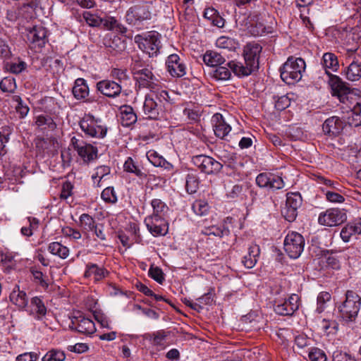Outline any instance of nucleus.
<instances>
[{
  "label": "nucleus",
  "instance_id": "f257e3e1",
  "mask_svg": "<svg viewBox=\"0 0 361 361\" xmlns=\"http://www.w3.org/2000/svg\"><path fill=\"white\" fill-rule=\"evenodd\" d=\"M169 95L167 91L161 90H152L145 98L143 111L150 119H157L169 104Z\"/></svg>",
  "mask_w": 361,
  "mask_h": 361
},
{
  "label": "nucleus",
  "instance_id": "f03ea898",
  "mask_svg": "<svg viewBox=\"0 0 361 361\" xmlns=\"http://www.w3.org/2000/svg\"><path fill=\"white\" fill-rule=\"evenodd\" d=\"M305 66L302 58L290 56L280 68L281 78L288 85L294 84L301 80Z\"/></svg>",
  "mask_w": 361,
  "mask_h": 361
},
{
  "label": "nucleus",
  "instance_id": "7ed1b4c3",
  "mask_svg": "<svg viewBox=\"0 0 361 361\" xmlns=\"http://www.w3.org/2000/svg\"><path fill=\"white\" fill-rule=\"evenodd\" d=\"M361 307V297L353 290H347L345 300L338 306L340 317L345 322H355Z\"/></svg>",
  "mask_w": 361,
  "mask_h": 361
},
{
  "label": "nucleus",
  "instance_id": "20e7f679",
  "mask_svg": "<svg viewBox=\"0 0 361 361\" xmlns=\"http://www.w3.org/2000/svg\"><path fill=\"white\" fill-rule=\"evenodd\" d=\"M126 18L129 25L137 30L141 29L143 22L151 18L149 6L142 3L131 6L126 13Z\"/></svg>",
  "mask_w": 361,
  "mask_h": 361
},
{
  "label": "nucleus",
  "instance_id": "39448f33",
  "mask_svg": "<svg viewBox=\"0 0 361 361\" xmlns=\"http://www.w3.org/2000/svg\"><path fill=\"white\" fill-rule=\"evenodd\" d=\"M135 42L138 44L139 48L147 54L149 57L157 56L161 47L159 34L155 31L148 32L145 37L136 35Z\"/></svg>",
  "mask_w": 361,
  "mask_h": 361
},
{
  "label": "nucleus",
  "instance_id": "423d86ee",
  "mask_svg": "<svg viewBox=\"0 0 361 361\" xmlns=\"http://www.w3.org/2000/svg\"><path fill=\"white\" fill-rule=\"evenodd\" d=\"M305 239L298 232L288 233L283 242V248L287 255L293 259L298 258L304 250Z\"/></svg>",
  "mask_w": 361,
  "mask_h": 361
},
{
  "label": "nucleus",
  "instance_id": "0eeeda50",
  "mask_svg": "<svg viewBox=\"0 0 361 361\" xmlns=\"http://www.w3.org/2000/svg\"><path fill=\"white\" fill-rule=\"evenodd\" d=\"M329 84L331 88L333 96H336L339 100L345 103L350 100H353L355 94L350 92V87L338 76L330 75Z\"/></svg>",
  "mask_w": 361,
  "mask_h": 361
},
{
  "label": "nucleus",
  "instance_id": "6e6552de",
  "mask_svg": "<svg viewBox=\"0 0 361 361\" xmlns=\"http://www.w3.org/2000/svg\"><path fill=\"white\" fill-rule=\"evenodd\" d=\"M80 126L85 134L91 137L103 138L107 132V128L92 116L83 118L80 121Z\"/></svg>",
  "mask_w": 361,
  "mask_h": 361
},
{
  "label": "nucleus",
  "instance_id": "1a4fd4ad",
  "mask_svg": "<svg viewBox=\"0 0 361 361\" xmlns=\"http://www.w3.org/2000/svg\"><path fill=\"white\" fill-rule=\"evenodd\" d=\"M302 197L298 192L287 194L285 207L281 209V214L289 222L293 221L298 215V209L302 204Z\"/></svg>",
  "mask_w": 361,
  "mask_h": 361
},
{
  "label": "nucleus",
  "instance_id": "9d476101",
  "mask_svg": "<svg viewBox=\"0 0 361 361\" xmlns=\"http://www.w3.org/2000/svg\"><path fill=\"white\" fill-rule=\"evenodd\" d=\"M71 319L69 327L73 330L87 335L92 334L96 331L94 322L85 317L80 312H75Z\"/></svg>",
  "mask_w": 361,
  "mask_h": 361
},
{
  "label": "nucleus",
  "instance_id": "9b49d317",
  "mask_svg": "<svg viewBox=\"0 0 361 361\" xmlns=\"http://www.w3.org/2000/svg\"><path fill=\"white\" fill-rule=\"evenodd\" d=\"M346 220V214L338 208H331L320 213L318 222L326 226H335Z\"/></svg>",
  "mask_w": 361,
  "mask_h": 361
},
{
  "label": "nucleus",
  "instance_id": "f8f14e48",
  "mask_svg": "<svg viewBox=\"0 0 361 361\" xmlns=\"http://www.w3.org/2000/svg\"><path fill=\"white\" fill-rule=\"evenodd\" d=\"M144 222L153 236L165 235L168 233V224L164 216L150 215L145 219Z\"/></svg>",
  "mask_w": 361,
  "mask_h": 361
},
{
  "label": "nucleus",
  "instance_id": "ddd939ff",
  "mask_svg": "<svg viewBox=\"0 0 361 361\" xmlns=\"http://www.w3.org/2000/svg\"><path fill=\"white\" fill-rule=\"evenodd\" d=\"M135 85L138 89H148L149 91L158 87V79L153 74L152 68L145 69L142 73L133 76Z\"/></svg>",
  "mask_w": 361,
  "mask_h": 361
},
{
  "label": "nucleus",
  "instance_id": "4468645a",
  "mask_svg": "<svg viewBox=\"0 0 361 361\" xmlns=\"http://www.w3.org/2000/svg\"><path fill=\"white\" fill-rule=\"evenodd\" d=\"M300 298L297 294H292L288 299L274 305V311L282 316H291L299 307Z\"/></svg>",
  "mask_w": 361,
  "mask_h": 361
},
{
  "label": "nucleus",
  "instance_id": "2eb2a0df",
  "mask_svg": "<svg viewBox=\"0 0 361 361\" xmlns=\"http://www.w3.org/2000/svg\"><path fill=\"white\" fill-rule=\"evenodd\" d=\"M256 183L260 188L276 190L281 189L284 187V183L281 177L267 173H259L256 178Z\"/></svg>",
  "mask_w": 361,
  "mask_h": 361
},
{
  "label": "nucleus",
  "instance_id": "dca6fc26",
  "mask_svg": "<svg viewBox=\"0 0 361 361\" xmlns=\"http://www.w3.org/2000/svg\"><path fill=\"white\" fill-rule=\"evenodd\" d=\"M262 49V46L257 42L247 43L243 49L245 63H248L257 70L259 68V57Z\"/></svg>",
  "mask_w": 361,
  "mask_h": 361
},
{
  "label": "nucleus",
  "instance_id": "f3484780",
  "mask_svg": "<svg viewBox=\"0 0 361 361\" xmlns=\"http://www.w3.org/2000/svg\"><path fill=\"white\" fill-rule=\"evenodd\" d=\"M168 72L173 77H183L186 73V67L178 55L173 54L168 56L166 61Z\"/></svg>",
  "mask_w": 361,
  "mask_h": 361
},
{
  "label": "nucleus",
  "instance_id": "a211bd4d",
  "mask_svg": "<svg viewBox=\"0 0 361 361\" xmlns=\"http://www.w3.org/2000/svg\"><path fill=\"white\" fill-rule=\"evenodd\" d=\"M344 128L343 121L338 116H331L326 119L322 125L325 135L329 137H337Z\"/></svg>",
  "mask_w": 361,
  "mask_h": 361
},
{
  "label": "nucleus",
  "instance_id": "6ab92c4d",
  "mask_svg": "<svg viewBox=\"0 0 361 361\" xmlns=\"http://www.w3.org/2000/svg\"><path fill=\"white\" fill-rule=\"evenodd\" d=\"M97 90L103 95L115 98L121 92V85L114 80H103L97 83Z\"/></svg>",
  "mask_w": 361,
  "mask_h": 361
},
{
  "label": "nucleus",
  "instance_id": "aec40b11",
  "mask_svg": "<svg viewBox=\"0 0 361 361\" xmlns=\"http://www.w3.org/2000/svg\"><path fill=\"white\" fill-rule=\"evenodd\" d=\"M211 121L215 135L221 139H224L231 130V127L221 114H214Z\"/></svg>",
  "mask_w": 361,
  "mask_h": 361
},
{
  "label": "nucleus",
  "instance_id": "412c9836",
  "mask_svg": "<svg viewBox=\"0 0 361 361\" xmlns=\"http://www.w3.org/2000/svg\"><path fill=\"white\" fill-rule=\"evenodd\" d=\"M27 40L39 47H43L46 43L47 30L42 26H34L27 29Z\"/></svg>",
  "mask_w": 361,
  "mask_h": 361
},
{
  "label": "nucleus",
  "instance_id": "4be33fe9",
  "mask_svg": "<svg viewBox=\"0 0 361 361\" xmlns=\"http://www.w3.org/2000/svg\"><path fill=\"white\" fill-rule=\"evenodd\" d=\"M71 145L78 152L81 158H94L97 157V149L90 144L79 143V140L75 137L71 139Z\"/></svg>",
  "mask_w": 361,
  "mask_h": 361
},
{
  "label": "nucleus",
  "instance_id": "5701e85b",
  "mask_svg": "<svg viewBox=\"0 0 361 361\" xmlns=\"http://www.w3.org/2000/svg\"><path fill=\"white\" fill-rule=\"evenodd\" d=\"M194 164L207 174L219 172L224 166L216 159H194Z\"/></svg>",
  "mask_w": 361,
  "mask_h": 361
},
{
  "label": "nucleus",
  "instance_id": "b1692460",
  "mask_svg": "<svg viewBox=\"0 0 361 361\" xmlns=\"http://www.w3.org/2000/svg\"><path fill=\"white\" fill-rule=\"evenodd\" d=\"M349 109L352 111L351 120L349 118V123L355 126L361 125V97H354L353 100L349 102Z\"/></svg>",
  "mask_w": 361,
  "mask_h": 361
},
{
  "label": "nucleus",
  "instance_id": "393cba45",
  "mask_svg": "<svg viewBox=\"0 0 361 361\" xmlns=\"http://www.w3.org/2000/svg\"><path fill=\"white\" fill-rule=\"evenodd\" d=\"M233 73L238 77H245L250 75L253 71L257 69L248 63H245L243 65L240 62L231 61L226 63Z\"/></svg>",
  "mask_w": 361,
  "mask_h": 361
},
{
  "label": "nucleus",
  "instance_id": "a878e982",
  "mask_svg": "<svg viewBox=\"0 0 361 361\" xmlns=\"http://www.w3.org/2000/svg\"><path fill=\"white\" fill-rule=\"evenodd\" d=\"M10 300L20 309H25L28 304V300L25 292L20 290L18 286H15L9 295Z\"/></svg>",
  "mask_w": 361,
  "mask_h": 361
},
{
  "label": "nucleus",
  "instance_id": "bb28decb",
  "mask_svg": "<svg viewBox=\"0 0 361 361\" xmlns=\"http://www.w3.org/2000/svg\"><path fill=\"white\" fill-rule=\"evenodd\" d=\"M29 312L37 319H41L47 314V308L39 297H34L31 299Z\"/></svg>",
  "mask_w": 361,
  "mask_h": 361
},
{
  "label": "nucleus",
  "instance_id": "cd10ccee",
  "mask_svg": "<svg viewBox=\"0 0 361 361\" xmlns=\"http://www.w3.org/2000/svg\"><path fill=\"white\" fill-rule=\"evenodd\" d=\"M260 253L259 247L256 244H252L248 247L247 255L243 258L242 262L246 268L251 269L257 263Z\"/></svg>",
  "mask_w": 361,
  "mask_h": 361
},
{
  "label": "nucleus",
  "instance_id": "c85d7f7f",
  "mask_svg": "<svg viewBox=\"0 0 361 361\" xmlns=\"http://www.w3.org/2000/svg\"><path fill=\"white\" fill-rule=\"evenodd\" d=\"M346 78L351 81H357L361 78V57L354 58L345 72Z\"/></svg>",
  "mask_w": 361,
  "mask_h": 361
},
{
  "label": "nucleus",
  "instance_id": "c756f323",
  "mask_svg": "<svg viewBox=\"0 0 361 361\" xmlns=\"http://www.w3.org/2000/svg\"><path fill=\"white\" fill-rule=\"evenodd\" d=\"M120 110L122 126L128 127L136 122L137 115L132 106L124 105L121 107Z\"/></svg>",
  "mask_w": 361,
  "mask_h": 361
},
{
  "label": "nucleus",
  "instance_id": "7c9ffc66",
  "mask_svg": "<svg viewBox=\"0 0 361 361\" xmlns=\"http://www.w3.org/2000/svg\"><path fill=\"white\" fill-rule=\"evenodd\" d=\"M322 65L326 73L330 76V71L335 72L338 70L339 64L337 56L331 52L325 53L322 57Z\"/></svg>",
  "mask_w": 361,
  "mask_h": 361
},
{
  "label": "nucleus",
  "instance_id": "2f4dec72",
  "mask_svg": "<svg viewBox=\"0 0 361 361\" xmlns=\"http://www.w3.org/2000/svg\"><path fill=\"white\" fill-rule=\"evenodd\" d=\"M203 61L206 65L214 68L219 65H223L226 62V59L216 51H207L203 56Z\"/></svg>",
  "mask_w": 361,
  "mask_h": 361
},
{
  "label": "nucleus",
  "instance_id": "473e14b6",
  "mask_svg": "<svg viewBox=\"0 0 361 361\" xmlns=\"http://www.w3.org/2000/svg\"><path fill=\"white\" fill-rule=\"evenodd\" d=\"M73 94L77 99H85L89 94V87L83 78H78L73 87Z\"/></svg>",
  "mask_w": 361,
  "mask_h": 361
},
{
  "label": "nucleus",
  "instance_id": "72a5a7b5",
  "mask_svg": "<svg viewBox=\"0 0 361 361\" xmlns=\"http://www.w3.org/2000/svg\"><path fill=\"white\" fill-rule=\"evenodd\" d=\"M204 17L207 19L210 23L218 27H222L224 25V19L219 15V12L214 8H207L204 12Z\"/></svg>",
  "mask_w": 361,
  "mask_h": 361
},
{
  "label": "nucleus",
  "instance_id": "f704fd0d",
  "mask_svg": "<svg viewBox=\"0 0 361 361\" xmlns=\"http://www.w3.org/2000/svg\"><path fill=\"white\" fill-rule=\"evenodd\" d=\"M209 74L216 80L226 81L231 78V70L228 66L219 65L214 68Z\"/></svg>",
  "mask_w": 361,
  "mask_h": 361
},
{
  "label": "nucleus",
  "instance_id": "c9c22d12",
  "mask_svg": "<svg viewBox=\"0 0 361 361\" xmlns=\"http://www.w3.org/2000/svg\"><path fill=\"white\" fill-rule=\"evenodd\" d=\"M79 226L85 234H88L89 232L93 231L96 228L97 224L94 219L88 214H82L79 218Z\"/></svg>",
  "mask_w": 361,
  "mask_h": 361
},
{
  "label": "nucleus",
  "instance_id": "e433bc0d",
  "mask_svg": "<svg viewBox=\"0 0 361 361\" xmlns=\"http://www.w3.org/2000/svg\"><path fill=\"white\" fill-rule=\"evenodd\" d=\"M107 274V271L104 268L99 267L95 264H91L87 265V270L85 272V276L88 278L91 276H94V280L99 281L104 278Z\"/></svg>",
  "mask_w": 361,
  "mask_h": 361
},
{
  "label": "nucleus",
  "instance_id": "4c0bfd02",
  "mask_svg": "<svg viewBox=\"0 0 361 361\" xmlns=\"http://www.w3.org/2000/svg\"><path fill=\"white\" fill-rule=\"evenodd\" d=\"M226 196L228 199H235L239 197L243 192L245 186L240 183H228L225 185Z\"/></svg>",
  "mask_w": 361,
  "mask_h": 361
},
{
  "label": "nucleus",
  "instance_id": "58836bf2",
  "mask_svg": "<svg viewBox=\"0 0 361 361\" xmlns=\"http://www.w3.org/2000/svg\"><path fill=\"white\" fill-rule=\"evenodd\" d=\"M49 251L54 255H57L61 259H66L69 255V250L59 242H53L48 247Z\"/></svg>",
  "mask_w": 361,
  "mask_h": 361
},
{
  "label": "nucleus",
  "instance_id": "ea45409f",
  "mask_svg": "<svg viewBox=\"0 0 361 361\" xmlns=\"http://www.w3.org/2000/svg\"><path fill=\"white\" fill-rule=\"evenodd\" d=\"M35 123L42 130L49 129L54 130L56 128V124L49 116L40 115L37 116Z\"/></svg>",
  "mask_w": 361,
  "mask_h": 361
},
{
  "label": "nucleus",
  "instance_id": "a19ab883",
  "mask_svg": "<svg viewBox=\"0 0 361 361\" xmlns=\"http://www.w3.org/2000/svg\"><path fill=\"white\" fill-rule=\"evenodd\" d=\"M202 233L207 235H214L217 237H223L224 235H228L230 233V231L228 228L224 226H212L210 227L204 228V230L202 231Z\"/></svg>",
  "mask_w": 361,
  "mask_h": 361
},
{
  "label": "nucleus",
  "instance_id": "79ce46f5",
  "mask_svg": "<svg viewBox=\"0 0 361 361\" xmlns=\"http://www.w3.org/2000/svg\"><path fill=\"white\" fill-rule=\"evenodd\" d=\"M30 271L34 278V282L39 284L43 288L47 289L49 287L47 276L35 267H31Z\"/></svg>",
  "mask_w": 361,
  "mask_h": 361
},
{
  "label": "nucleus",
  "instance_id": "37998d69",
  "mask_svg": "<svg viewBox=\"0 0 361 361\" xmlns=\"http://www.w3.org/2000/svg\"><path fill=\"white\" fill-rule=\"evenodd\" d=\"M124 171L129 173H135L138 177H142L145 176L142 171L140 164L137 162V159H126L123 164Z\"/></svg>",
  "mask_w": 361,
  "mask_h": 361
},
{
  "label": "nucleus",
  "instance_id": "c03bdc74",
  "mask_svg": "<svg viewBox=\"0 0 361 361\" xmlns=\"http://www.w3.org/2000/svg\"><path fill=\"white\" fill-rule=\"evenodd\" d=\"M149 68L151 67L148 64H147L142 59H141L139 56H134L132 59L130 69L133 76L142 73L143 71H145V69Z\"/></svg>",
  "mask_w": 361,
  "mask_h": 361
},
{
  "label": "nucleus",
  "instance_id": "a18cd8bd",
  "mask_svg": "<svg viewBox=\"0 0 361 361\" xmlns=\"http://www.w3.org/2000/svg\"><path fill=\"white\" fill-rule=\"evenodd\" d=\"M66 355L63 351L58 349L49 350L42 358V361H64Z\"/></svg>",
  "mask_w": 361,
  "mask_h": 361
},
{
  "label": "nucleus",
  "instance_id": "49530a36",
  "mask_svg": "<svg viewBox=\"0 0 361 361\" xmlns=\"http://www.w3.org/2000/svg\"><path fill=\"white\" fill-rule=\"evenodd\" d=\"M169 336V333L164 330L157 331L148 335L149 339L154 345L163 346L165 339Z\"/></svg>",
  "mask_w": 361,
  "mask_h": 361
},
{
  "label": "nucleus",
  "instance_id": "de8ad7c7",
  "mask_svg": "<svg viewBox=\"0 0 361 361\" xmlns=\"http://www.w3.org/2000/svg\"><path fill=\"white\" fill-rule=\"evenodd\" d=\"M82 17L87 24L90 27H99L103 23V18L90 11H85L82 14Z\"/></svg>",
  "mask_w": 361,
  "mask_h": 361
},
{
  "label": "nucleus",
  "instance_id": "09e8293b",
  "mask_svg": "<svg viewBox=\"0 0 361 361\" xmlns=\"http://www.w3.org/2000/svg\"><path fill=\"white\" fill-rule=\"evenodd\" d=\"M216 44L219 48L231 50L235 49L237 43L231 37L221 36L217 39Z\"/></svg>",
  "mask_w": 361,
  "mask_h": 361
},
{
  "label": "nucleus",
  "instance_id": "8fccbe9b",
  "mask_svg": "<svg viewBox=\"0 0 361 361\" xmlns=\"http://www.w3.org/2000/svg\"><path fill=\"white\" fill-rule=\"evenodd\" d=\"M151 205L153 208V214L152 215L163 216L164 212L168 209L166 204L159 199L152 200L151 202Z\"/></svg>",
  "mask_w": 361,
  "mask_h": 361
},
{
  "label": "nucleus",
  "instance_id": "3c124183",
  "mask_svg": "<svg viewBox=\"0 0 361 361\" xmlns=\"http://www.w3.org/2000/svg\"><path fill=\"white\" fill-rule=\"evenodd\" d=\"M16 88V85L14 78L6 77L0 82V89L4 92H13Z\"/></svg>",
  "mask_w": 361,
  "mask_h": 361
},
{
  "label": "nucleus",
  "instance_id": "603ef678",
  "mask_svg": "<svg viewBox=\"0 0 361 361\" xmlns=\"http://www.w3.org/2000/svg\"><path fill=\"white\" fill-rule=\"evenodd\" d=\"M199 188V180L194 175H188L185 183L186 191L189 194H194Z\"/></svg>",
  "mask_w": 361,
  "mask_h": 361
},
{
  "label": "nucleus",
  "instance_id": "864d4df0",
  "mask_svg": "<svg viewBox=\"0 0 361 361\" xmlns=\"http://www.w3.org/2000/svg\"><path fill=\"white\" fill-rule=\"evenodd\" d=\"M26 68L27 64L25 61H20L18 63H7L6 65V70L13 74H19L25 71Z\"/></svg>",
  "mask_w": 361,
  "mask_h": 361
},
{
  "label": "nucleus",
  "instance_id": "5fc2aeb1",
  "mask_svg": "<svg viewBox=\"0 0 361 361\" xmlns=\"http://www.w3.org/2000/svg\"><path fill=\"white\" fill-rule=\"evenodd\" d=\"M192 209L197 215L203 216L207 212L209 206L206 202L199 200L194 202Z\"/></svg>",
  "mask_w": 361,
  "mask_h": 361
},
{
  "label": "nucleus",
  "instance_id": "6e6d98bb",
  "mask_svg": "<svg viewBox=\"0 0 361 361\" xmlns=\"http://www.w3.org/2000/svg\"><path fill=\"white\" fill-rule=\"evenodd\" d=\"M102 200L108 203H115L117 201V197L114 188L107 187L102 192Z\"/></svg>",
  "mask_w": 361,
  "mask_h": 361
},
{
  "label": "nucleus",
  "instance_id": "4d7b16f0",
  "mask_svg": "<svg viewBox=\"0 0 361 361\" xmlns=\"http://www.w3.org/2000/svg\"><path fill=\"white\" fill-rule=\"evenodd\" d=\"M308 356L311 361H327L325 353L317 348H312L310 351Z\"/></svg>",
  "mask_w": 361,
  "mask_h": 361
},
{
  "label": "nucleus",
  "instance_id": "13d9d810",
  "mask_svg": "<svg viewBox=\"0 0 361 361\" xmlns=\"http://www.w3.org/2000/svg\"><path fill=\"white\" fill-rule=\"evenodd\" d=\"M13 101L17 102L16 107V111L20 114V118H24L29 112V108L27 105L23 104L21 97L18 95L13 97Z\"/></svg>",
  "mask_w": 361,
  "mask_h": 361
},
{
  "label": "nucleus",
  "instance_id": "bf43d9fd",
  "mask_svg": "<svg viewBox=\"0 0 361 361\" xmlns=\"http://www.w3.org/2000/svg\"><path fill=\"white\" fill-rule=\"evenodd\" d=\"M356 234H357V233L355 232L354 226H353L352 224H348L342 228L340 235L344 242H348L350 237Z\"/></svg>",
  "mask_w": 361,
  "mask_h": 361
},
{
  "label": "nucleus",
  "instance_id": "052dcab7",
  "mask_svg": "<svg viewBox=\"0 0 361 361\" xmlns=\"http://www.w3.org/2000/svg\"><path fill=\"white\" fill-rule=\"evenodd\" d=\"M149 275L159 283H162L164 280L162 270L157 267H151L149 269Z\"/></svg>",
  "mask_w": 361,
  "mask_h": 361
},
{
  "label": "nucleus",
  "instance_id": "680f3d73",
  "mask_svg": "<svg viewBox=\"0 0 361 361\" xmlns=\"http://www.w3.org/2000/svg\"><path fill=\"white\" fill-rule=\"evenodd\" d=\"M276 99V97H274ZM290 104V99L287 95H283L279 97L277 99H275V107L277 110L283 111Z\"/></svg>",
  "mask_w": 361,
  "mask_h": 361
},
{
  "label": "nucleus",
  "instance_id": "e2e57ef3",
  "mask_svg": "<svg viewBox=\"0 0 361 361\" xmlns=\"http://www.w3.org/2000/svg\"><path fill=\"white\" fill-rule=\"evenodd\" d=\"M331 300V295L328 292H322L317 296V311L322 312L324 309V305Z\"/></svg>",
  "mask_w": 361,
  "mask_h": 361
},
{
  "label": "nucleus",
  "instance_id": "0e129e2a",
  "mask_svg": "<svg viewBox=\"0 0 361 361\" xmlns=\"http://www.w3.org/2000/svg\"><path fill=\"white\" fill-rule=\"evenodd\" d=\"M325 195L326 200L330 202L342 203L345 201V197L336 192L326 191Z\"/></svg>",
  "mask_w": 361,
  "mask_h": 361
},
{
  "label": "nucleus",
  "instance_id": "69168bd1",
  "mask_svg": "<svg viewBox=\"0 0 361 361\" xmlns=\"http://www.w3.org/2000/svg\"><path fill=\"white\" fill-rule=\"evenodd\" d=\"M333 361H357V360L346 353L335 351L333 354Z\"/></svg>",
  "mask_w": 361,
  "mask_h": 361
},
{
  "label": "nucleus",
  "instance_id": "338daca9",
  "mask_svg": "<svg viewBox=\"0 0 361 361\" xmlns=\"http://www.w3.org/2000/svg\"><path fill=\"white\" fill-rule=\"evenodd\" d=\"M73 186L70 181H66L63 183L60 197L63 200H66L68 197L72 195V190Z\"/></svg>",
  "mask_w": 361,
  "mask_h": 361
},
{
  "label": "nucleus",
  "instance_id": "774afa93",
  "mask_svg": "<svg viewBox=\"0 0 361 361\" xmlns=\"http://www.w3.org/2000/svg\"><path fill=\"white\" fill-rule=\"evenodd\" d=\"M38 358L35 353H25L16 357V361H37Z\"/></svg>",
  "mask_w": 361,
  "mask_h": 361
}]
</instances>
